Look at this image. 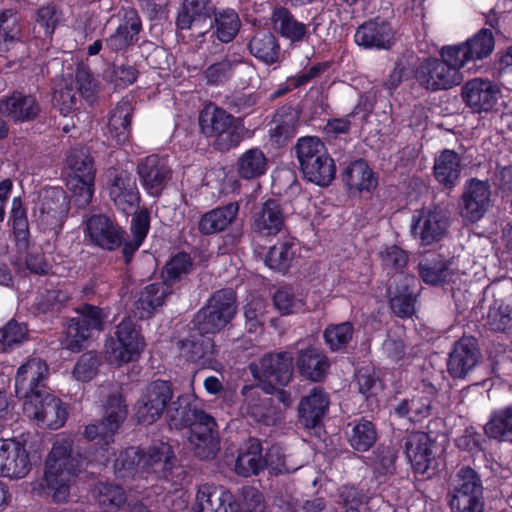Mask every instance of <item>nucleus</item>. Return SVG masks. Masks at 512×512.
<instances>
[{"label":"nucleus","instance_id":"1","mask_svg":"<svg viewBox=\"0 0 512 512\" xmlns=\"http://www.w3.org/2000/svg\"><path fill=\"white\" fill-rule=\"evenodd\" d=\"M104 410L102 420L87 425L83 432L87 440L99 439L103 442L92 458L88 459L74 450L70 438L56 440L47 454L42 486L54 502L64 503L69 499L75 479L88 462L106 465L115 455L114 451H110L109 443L127 417V405L119 392H112L107 396Z\"/></svg>","mask_w":512,"mask_h":512},{"label":"nucleus","instance_id":"2","mask_svg":"<svg viewBox=\"0 0 512 512\" xmlns=\"http://www.w3.org/2000/svg\"><path fill=\"white\" fill-rule=\"evenodd\" d=\"M447 502L452 512H484L483 482L470 466L460 467L448 480Z\"/></svg>","mask_w":512,"mask_h":512},{"label":"nucleus","instance_id":"3","mask_svg":"<svg viewBox=\"0 0 512 512\" xmlns=\"http://www.w3.org/2000/svg\"><path fill=\"white\" fill-rule=\"evenodd\" d=\"M296 156L305 178L320 186L329 185L335 178L336 168L324 143L315 136L298 139Z\"/></svg>","mask_w":512,"mask_h":512},{"label":"nucleus","instance_id":"4","mask_svg":"<svg viewBox=\"0 0 512 512\" xmlns=\"http://www.w3.org/2000/svg\"><path fill=\"white\" fill-rule=\"evenodd\" d=\"M446 48L447 46H444L440 51L441 59H426L416 70L415 76L418 83L427 90L450 89L463 80L460 73L461 62L454 56L449 59L444 54Z\"/></svg>","mask_w":512,"mask_h":512},{"label":"nucleus","instance_id":"5","mask_svg":"<svg viewBox=\"0 0 512 512\" xmlns=\"http://www.w3.org/2000/svg\"><path fill=\"white\" fill-rule=\"evenodd\" d=\"M199 126L205 137L215 139L214 144L221 151L229 150L241 141L235 118L213 104L206 105L200 112Z\"/></svg>","mask_w":512,"mask_h":512},{"label":"nucleus","instance_id":"6","mask_svg":"<svg viewBox=\"0 0 512 512\" xmlns=\"http://www.w3.org/2000/svg\"><path fill=\"white\" fill-rule=\"evenodd\" d=\"M236 313L235 294L231 289L215 292L208 303L195 317V326L200 334H215L221 331Z\"/></svg>","mask_w":512,"mask_h":512},{"label":"nucleus","instance_id":"7","mask_svg":"<svg viewBox=\"0 0 512 512\" xmlns=\"http://www.w3.org/2000/svg\"><path fill=\"white\" fill-rule=\"evenodd\" d=\"M116 338L105 343L107 360L114 365H121L136 359L145 347V341L136 324L130 318H124L117 326Z\"/></svg>","mask_w":512,"mask_h":512},{"label":"nucleus","instance_id":"8","mask_svg":"<svg viewBox=\"0 0 512 512\" xmlns=\"http://www.w3.org/2000/svg\"><path fill=\"white\" fill-rule=\"evenodd\" d=\"M172 384L166 380H155L147 384L134 405V417L143 425L157 422L173 398Z\"/></svg>","mask_w":512,"mask_h":512},{"label":"nucleus","instance_id":"9","mask_svg":"<svg viewBox=\"0 0 512 512\" xmlns=\"http://www.w3.org/2000/svg\"><path fill=\"white\" fill-rule=\"evenodd\" d=\"M78 317L72 318L66 328L63 347L72 352L80 351L93 331L103 329L106 314L94 305L83 304L76 309Z\"/></svg>","mask_w":512,"mask_h":512},{"label":"nucleus","instance_id":"10","mask_svg":"<svg viewBox=\"0 0 512 512\" xmlns=\"http://www.w3.org/2000/svg\"><path fill=\"white\" fill-rule=\"evenodd\" d=\"M187 427L188 441L194 454L202 460L214 458L220 448L214 418L200 410Z\"/></svg>","mask_w":512,"mask_h":512},{"label":"nucleus","instance_id":"11","mask_svg":"<svg viewBox=\"0 0 512 512\" xmlns=\"http://www.w3.org/2000/svg\"><path fill=\"white\" fill-rule=\"evenodd\" d=\"M23 411L28 418L49 429L62 427L67 417L62 401L49 393L35 394L25 400Z\"/></svg>","mask_w":512,"mask_h":512},{"label":"nucleus","instance_id":"12","mask_svg":"<svg viewBox=\"0 0 512 512\" xmlns=\"http://www.w3.org/2000/svg\"><path fill=\"white\" fill-rule=\"evenodd\" d=\"M448 227L449 219L440 209L425 207L414 213L410 231L422 245H430L440 241L446 235Z\"/></svg>","mask_w":512,"mask_h":512},{"label":"nucleus","instance_id":"13","mask_svg":"<svg viewBox=\"0 0 512 512\" xmlns=\"http://www.w3.org/2000/svg\"><path fill=\"white\" fill-rule=\"evenodd\" d=\"M193 512H240L232 493L215 483H202L196 488Z\"/></svg>","mask_w":512,"mask_h":512},{"label":"nucleus","instance_id":"14","mask_svg":"<svg viewBox=\"0 0 512 512\" xmlns=\"http://www.w3.org/2000/svg\"><path fill=\"white\" fill-rule=\"evenodd\" d=\"M293 356L289 352L265 355L259 365H250L255 378L269 385L285 386L292 377Z\"/></svg>","mask_w":512,"mask_h":512},{"label":"nucleus","instance_id":"15","mask_svg":"<svg viewBox=\"0 0 512 512\" xmlns=\"http://www.w3.org/2000/svg\"><path fill=\"white\" fill-rule=\"evenodd\" d=\"M29 453L25 446L13 439H0V477L22 479L31 470Z\"/></svg>","mask_w":512,"mask_h":512},{"label":"nucleus","instance_id":"16","mask_svg":"<svg viewBox=\"0 0 512 512\" xmlns=\"http://www.w3.org/2000/svg\"><path fill=\"white\" fill-rule=\"evenodd\" d=\"M215 8L210 0H184L177 15L176 25L181 30H193L205 35L212 29L211 16Z\"/></svg>","mask_w":512,"mask_h":512},{"label":"nucleus","instance_id":"17","mask_svg":"<svg viewBox=\"0 0 512 512\" xmlns=\"http://www.w3.org/2000/svg\"><path fill=\"white\" fill-rule=\"evenodd\" d=\"M48 365L40 358H31L21 365L15 377V392L19 398L29 400L35 394H43L41 388L48 377Z\"/></svg>","mask_w":512,"mask_h":512},{"label":"nucleus","instance_id":"18","mask_svg":"<svg viewBox=\"0 0 512 512\" xmlns=\"http://www.w3.org/2000/svg\"><path fill=\"white\" fill-rule=\"evenodd\" d=\"M494 48V37L490 29H481L465 43L447 46L444 54L461 62V68L470 61L481 60L491 54Z\"/></svg>","mask_w":512,"mask_h":512},{"label":"nucleus","instance_id":"19","mask_svg":"<svg viewBox=\"0 0 512 512\" xmlns=\"http://www.w3.org/2000/svg\"><path fill=\"white\" fill-rule=\"evenodd\" d=\"M491 188L487 181L471 179L462 195L461 216L469 222H477L487 212L491 202Z\"/></svg>","mask_w":512,"mask_h":512},{"label":"nucleus","instance_id":"20","mask_svg":"<svg viewBox=\"0 0 512 512\" xmlns=\"http://www.w3.org/2000/svg\"><path fill=\"white\" fill-rule=\"evenodd\" d=\"M137 173L144 189L152 196H159L172 176L167 159L149 155L137 166Z\"/></svg>","mask_w":512,"mask_h":512},{"label":"nucleus","instance_id":"21","mask_svg":"<svg viewBox=\"0 0 512 512\" xmlns=\"http://www.w3.org/2000/svg\"><path fill=\"white\" fill-rule=\"evenodd\" d=\"M480 359V350L473 337H462L453 345L449 353L447 369L453 378L463 379L477 365Z\"/></svg>","mask_w":512,"mask_h":512},{"label":"nucleus","instance_id":"22","mask_svg":"<svg viewBox=\"0 0 512 512\" xmlns=\"http://www.w3.org/2000/svg\"><path fill=\"white\" fill-rule=\"evenodd\" d=\"M498 87L489 80L475 78L462 87V98L475 113L491 111L498 101Z\"/></svg>","mask_w":512,"mask_h":512},{"label":"nucleus","instance_id":"23","mask_svg":"<svg viewBox=\"0 0 512 512\" xmlns=\"http://www.w3.org/2000/svg\"><path fill=\"white\" fill-rule=\"evenodd\" d=\"M109 196L115 206L131 214L139 204V192L134 176L126 171L116 173L108 184Z\"/></svg>","mask_w":512,"mask_h":512},{"label":"nucleus","instance_id":"24","mask_svg":"<svg viewBox=\"0 0 512 512\" xmlns=\"http://www.w3.org/2000/svg\"><path fill=\"white\" fill-rule=\"evenodd\" d=\"M90 241L106 250H115L123 243L124 231L105 215H93L87 221Z\"/></svg>","mask_w":512,"mask_h":512},{"label":"nucleus","instance_id":"25","mask_svg":"<svg viewBox=\"0 0 512 512\" xmlns=\"http://www.w3.org/2000/svg\"><path fill=\"white\" fill-rule=\"evenodd\" d=\"M405 454L418 473H425L435 458L434 443L429 435L422 431L409 432L404 438Z\"/></svg>","mask_w":512,"mask_h":512},{"label":"nucleus","instance_id":"26","mask_svg":"<svg viewBox=\"0 0 512 512\" xmlns=\"http://www.w3.org/2000/svg\"><path fill=\"white\" fill-rule=\"evenodd\" d=\"M141 471L152 472L158 478H168L175 463L172 447L165 442H158L148 447L140 454Z\"/></svg>","mask_w":512,"mask_h":512},{"label":"nucleus","instance_id":"27","mask_svg":"<svg viewBox=\"0 0 512 512\" xmlns=\"http://www.w3.org/2000/svg\"><path fill=\"white\" fill-rule=\"evenodd\" d=\"M436 387L423 381L422 389L417 390L410 399L402 400L395 408L399 417H407L412 422H418L428 417L431 412V403L436 395Z\"/></svg>","mask_w":512,"mask_h":512},{"label":"nucleus","instance_id":"28","mask_svg":"<svg viewBox=\"0 0 512 512\" xmlns=\"http://www.w3.org/2000/svg\"><path fill=\"white\" fill-rule=\"evenodd\" d=\"M285 215L278 200L268 199L253 215V230L262 236H273L284 227Z\"/></svg>","mask_w":512,"mask_h":512},{"label":"nucleus","instance_id":"29","mask_svg":"<svg viewBox=\"0 0 512 512\" xmlns=\"http://www.w3.org/2000/svg\"><path fill=\"white\" fill-rule=\"evenodd\" d=\"M393 39L390 24L379 19L364 23L355 33V42L366 48L388 49Z\"/></svg>","mask_w":512,"mask_h":512},{"label":"nucleus","instance_id":"30","mask_svg":"<svg viewBox=\"0 0 512 512\" xmlns=\"http://www.w3.org/2000/svg\"><path fill=\"white\" fill-rule=\"evenodd\" d=\"M296 366L301 375L316 382L325 376L330 363L320 348L312 345H303L298 349Z\"/></svg>","mask_w":512,"mask_h":512},{"label":"nucleus","instance_id":"31","mask_svg":"<svg viewBox=\"0 0 512 512\" xmlns=\"http://www.w3.org/2000/svg\"><path fill=\"white\" fill-rule=\"evenodd\" d=\"M141 28L137 12L133 9L127 10L115 32L106 39L107 48L113 52L125 51L138 41Z\"/></svg>","mask_w":512,"mask_h":512},{"label":"nucleus","instance_id":"32","mask_svg":"<svg viewBox=\"0 0 512 512\" xmlns=\"http://www.w3.org/2000/svg\"><path fill=\"white\" fill-rule=\"evenodd\" d=\"M463 165L461 157L454 150L444 149L434 159L433 175L445 189H453L460 180Z\"/></svg>","mask_w":512,"mask_h":512},{"label":"nucleus","instance_id":"33","mask_svg":"<svg viewBox=\"0 0 512 512\" xmlns=\"http://www.w3.org/2000/svg\"><path fill=\"white\" fill-rule=\"evenodd\" d=\"M40 110L39 102L33 95L14 92L11 96L0 100V112L16 122L36 118Z\"/></svg>","mask_w":512,"mask_h":512},{"label":"nucleus","instance_id":"34","mask_svg":"<svg viewBox=\"0 0 512 512\" xmlns=\"http://www.w3.org/2000/svg\"><path fill=\"white\" fill-rule=\"evenodd\" d=\"M244 402L240 408L242 415L249 416L256 422L270 424L273 421L274 410L271 398L266 397L263 391L254 386H244L242 389Z\"/></svg>","mask_w":512,"mask_h":512},{"label":"nucleus","instance_id":"35","mask_svg":"<svg viewBox=\"0 0 512 512\" xmlns=\"http://www.w3.org/2000/svg\"><path fill=\"white\" fill-rule=\"evenodd\" d=\"M133 105L129 99H122L110 111L106 135L117 144L125 143L131 133Z\"/></svg>","mask_w":512,"mask_h":512},{"label":"nucleus","instance_id":"36","mask_svg":"<svg viewBox=\"0 0 512 512\" xmlns=\"http://www.w3.org/2000/svg\"><path fill=\"white\" fill-rule=\"evenodd\" d=\"M328 407L329 398L324 389L312 388L299 403V416L304 426L315 427L328 411Z\"/></svg>","mask_w":512,"mask_h":512},{"label":"nucleus","instance_id":"37","mask_svg":"<svg viewBox=\"0 0 512 512\" xmlns=\"http://www.w3.org/2000/svg\"><path fill=\"white\" fill-rule=\"evenodd\" d=\"M39 211L42 220L49 224L61 221L68 212V200L61 188L44 189L39 197Z\"/></svg>","mask_w":512,"mask_h":512},{"label":"nucleus","instance_id":"38","mask_svg":"<svg viewBox=\"0 0 512 512\" xmlns=\"http://www.w3.org/2000/svg\"><path fill=\"white\" fill-rule=\"evenodd\" d=\"M238 211L239 205L232 202L203 214L198 223L200 233L211 235L224 231L236 219Z\"/></svg>","mask_w":512,"mask_h":512},{"label":"nucleus","instance_id":"39","mask_svg":"<svg viewBox=\"0 0 512 512\" xmlns=\"http://www.w3.org/2000/svg\"><path fill=\"white\" fill-rule=\"evenodd\" d=\"M169 294H171V288L166 282L147 285L135 302V315L140 319L148 318L158 307L164 304Z\"/></svg>","mask_w":512,"mask_h":512},{"label":"nucleus","instance_id":"40","mask_svg":"<svg viewBox=\"0 0 512 512\" xmlns=\"http://www.w3.org/2000/svg\"><path fill=\"white\" fill-rule=\"evenodd\" d=\"M274 30L291 42H301L308 35V27L298 21L286 8L280 7L273 11L271 17Z\"/></svg>","mask_w":512,"mask_h":512},{"label":"nucleus","instance_id":"41","mask_svg":"<svg viewBox=\"0 0 512 512\" xmlns=\"http://www.w3.org/2000/svg\"><path fill=\"white\" fill-rule=\"evenodd\" d=\"M265 468L262 446L259 440L249 439L241 448L236 460L235 471L238 475L248 477L258 474Z\"/></svg>","mask_w":512,"mask_h":512},{"label":"nucleus","instance_id":"42","mask_svg":"<svg viewBox=\"0 0 512 512\" xmlns=\"http://www.w3.org/2000/svg\"><path fill=\"white\" fill-rule=\"evenodd\" d=\"M250 53L267 65L280 61L281 49L277 38L269 31H258L249 41Z\"/></svg>","mask_w":512,"mask_h":512},{"label":"nucleus","instance_id":"43","mask_svg":"<svg viewBox=\"0 0 512 512\" xmlns=\"http://www.w3.org/2000/svg\"><path fill=\"white\" fill-rule=\"evenodd\" d=\"M296 240L291 236H284L270 247L266 258V265L275 271H286L297 253Z\"/></svg>","mask_w":512,"mask_h":512},{"label":"nucleus","instance_id":"44","mask_svg":"<svg viewBox=\"0 0 512 512\" xmlns=\"http://www.w3.org/2000/svg\"><path fill=\"white\" fill-rule=\"evenodd\" d=\"M237 173L245 180L257 179L263 176L269 167L264 152L254 147L243 152L237 159Z\"/></svg>","mask_w":512,"mask_h":512},{"label":"nucleus","instance_id":"45","mask_svg":"<svg viewBox=\"0 0 512 512\" xmlns=\"http://www.w3.org/2000/svg\"><path fill=\"white\" fill-rule=\"evenodd\" d=\"M343 180L350 190L370 192L377 186V179L366 161L356 160L346 169Z\"/></svg>","mask_w":512,"mask_h":512},{"label":"nucleus","instance_id":"46","mask_svg":"<svg viewBox=\"0 0 512 512\" xmlns=\"http://www.w3.org/2000/svg\"><path fill=\"white\" fill-rule=\"evenodd\" d=\"M346 434L350 446L360 452L368 451L377 440L374 424L364 418L350 422Z\"/></svg>","mask_w":512,"mask_h":512},{"label":"nucleus","instance_id":"47","mask_svg":"<svg viewBox=\"0 0 512 512\" xmlns=\"http://www.w3.org/2000/svg\"><path fill=\"white\" fill-rule=\"evenodd\" d=\"M458 273L456 259L441 260L435 263H420L419 274L427 284L438 285L446 282H454V276Z\"/></svg>","mask_w":512,"mask_h":512},{"label":"nucleus","instance_id":"48","mask_svg":"<svg viewBox=\"0 0 512 512\" xmlns=\"http://www.w3.org/2000/svg\"><path fill=\"white\" fill-rule=\"evenodd\" d=\"M214 20L212 28L213 35L222 43L231 42L238 34L241 28L239 15L233 9H222L213 12Z\"/></svg>","mask_w":512,"mask_h":512},{"label":"nucleus","instance_id":"49","mask_svg":"<svg viewBox=\"0 0 512 512\" xmlns=\"http://www.w3.org/2000/svg\"><path fill=\"white\" fill-rule=\"evenodd\" d=\"M200 410L191 404L188 395H179L176 400H171L165 411L169 426L174 429H182L188 426Z\"/></svg>","mask_w":512,"mask_h":512},{"label":"nucleus","instance_id":"50","mask_svg":"<svg viewBox=\"0 0 512 512\" xmlns=\"http://www.w3.org/2000/svg\"><path fill=\"white\" fill-rule=\"evenodd\" d=\"M484 430L490 438L512 442V405L493 411Z\"/></svg>","mask_w":512,"mask_h":512},{"label":"nucleus","instance_id":"51","mask_svg":"<svg viewBox=\"0 0 512 512\" xmlns=\"http://www.w3.org/2000/svg\"><path fill=\"white\" fill-rule=\"evenodd\" d=\"M204 335L205 334H200L197 337L193 336L190 339L180 341V356L192 362L205 358L209 360L215 353V344L211 338L205 337Z\"/></svg>","mask_w":512,"mask_h":512},{"label":"nucleus","instance_id":"52","mask_svg":"<svg viewBox=\"0 0 512 512\" xmlns=\"http://www.w3.org/2000/svg\"><path fill=\"white\" fill-rule=\"evenodd\" d=\"M243 64V58L239 54H228L221 61L210 65L205 70L204 76L209 84H223L231 77L232 73Z\"/></svg>","mask_w":512,"mask_h":512},{"label":"nucleus","instance_id":"53","mask_svg":"<svg viewBox=\"0 0 512 512\" xmlns=\"http://www.w3.org/2000/svg\"><path fill=\"white\" fill-rule=\"evenodd\" d=\"M150 227V216L147 210H141L131 220L132 239L124 243L123 255L129 262L147 236Z\"/></svg>","mask_w":512,"mask_h":512},{"label":"nucleus","instance_id":"54","mask_svg":"<svg viewBox=\"0 0 512 512\" xmlns=\"http://www.w3.org/2000/svg\"><path fill=\"white\" fill-rule=\"evenodd\" d=\"M414 281V278L406 277L405 283L401 289L397 288L390 298L391 309L399 317H410L414 313L416 295L414 291L410 289V283Z\"/></svg>","mask_w":512,"mask_h":512},{"label":"nucleus","instance_id":"55","mask_svg":"<svg viewBox=\"0 0 512 512\" xmlns=\"http://www.w3.org/2000/svg\"><path fill=\"white\" fill-rule=\"evenodd\" d=\"M21 27L11 10L0 14V52L10 50L20 40Z\"/></svg>","mask_w":512,"mask_h":512},{"label":"nucleus","instance_id":"56","mask_svg":"<svg viewBox=\"0 0 512 512\" xmlns=\"http://www.w3.org/2000/svg\"><path fill=\"white\" fill-rule=\"evenodd\" d=\"M275 126L270 130L271 136L276 142L285 141L293 137L299 125L298 113L289 108L286 111H279L274 118Z\"/></svg>","mask_w":512,"mask_h":512},{"label":"nucleus","instance_id":"57","mask_svg":"<svg viewBox=\"0 0 512 512\" xmlns=\"http://www.w3.org/2000/svg\"><path fill=\"white\" fill-rule=\"evenodd\" d=\"M304 300L303 292L291 287L279 288L273 296L275 307L284 315L301 311L304 307Z\"/></svg>","mask_w":512,"mask_h":512},{"label":"nucleus","instance_id":"58","mask_svg":"<svg viewBox=\"0 0 512 512\" xmlns=\"http://www.w3.org/2000/svg\"><path fill=\"white\" fill-rule=\"evenodd\" d=\"M141 470L140 453L136 448H127L114 461V471L122 479L133 478Z\"/></svg>","mask_w":512,"mask_h":512},{"label":"nucleus","instance_id":"59","mask_svg":"<svg viewBox=\"0 0 512 512\" xmlns=\"http://www.w3.org/2000/svg\"><path fill=\"white\" fill-rule=\"evenodd\" d=\"M94 181L95 177H70L68 180V187L72 193L73 203L80 207L85 208L92 201L94 195Z\"/></svg>","mask_w":512,"mask_h":512},{"label":"nucleus","instance_id":"60","mask_svg":"<svg viewBox=\"0 0 512 512\" xmlns=\"http://www.w3.org/2000/svg\"><path fill=\"white\" fill-rule=\"evenodd\" d=\"M353 326L350 322L329 325L324 331L325 343L332 351L344 349L352 339Z\"/></svg>","mask_w":512,"mask_h":512},{"label":"nucleus","instance_id":"61","mask_svg":"<svg viewBox=\"0 0 512 512\" xmlns=\"http://www.w3.org/2000/svg\"><path fill=\"white\" fill-rule=\"evenodd\" d=\"M96 498L101 507L106 510H116L125 502V493L119 485L98 483Z\"/></svg>","mask_w":512,"mask_h":512},{"label":"nucleus","instance_id":"62","mask_svg":"<svg viewBox=\"0 0 512 512\" xmlns=\"http://www.w3.org/2000/svg\"><path fill=\"white\" fill-rule=\"evenodd\" d=\"M263 459L265 467H268L274 474L295 472L301 467L300 464L292 463L291 458L287 457L278 445L271 446Z\"/></svg>","mask_w":512,"mask_h":512},{"label":"nucleus","instance_id":"63","mask_svg":"<svg viewBox=\"0 0 512 512\" xmlns=\"http://www.w3.org/2000/svg\"><path fill=\"white\" fill-rule=\"evenodd\" d=\"M192 269L191 258L186 253H179L171 258L163 271V278L169 287L177 281H180Z\"/></svg>","mask_w":512,"mask_h":512},{"label":"nucleus","instance_id":"64","mask_svg":"<svg viewBox=\"0 0 512 512\" xmlns=\"http://www.w3.org/2000/svg\"><path fill=\"white\" fill-rule=\"evenodd\" d=\"M67 163L73 171L71 177H95L96 170L94 168L93 159L86 149L79 148L72 150L67 157Z\"/></svg>","mask_w":512,"mask_h":512}]
</instances>
